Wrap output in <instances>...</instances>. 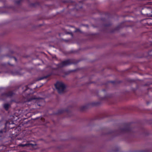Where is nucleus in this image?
<instances>
[{"instance_id":"39448f33","label":"nucleus","mask_w":152,"mask_h":152,"mask_svg":"<svg viewBox=\"0 0 152 152\" xmlns=\"http://www.w3.org/2000/svg\"><path fill=\"white\" fill-rule=\"evenodd\" d=\"M10 105L9 104L6 103L4 105V107L5 109V110H8Z\"/></svg>"},{"instance_id":"aec40b11","label":"nucleus","mask_w":152,"mask_h":152,"mask_svg":"<svg viewBox=\"0 0 152 152\" xmlns=\"http://www.w3.org/2000/svg\"><path fill=\"white\" fill-rule=\"evenodd\" d=\"M13 58L15 59V61H17V59L15 57H13Z\"/></svg>"},{"instance_id":"4be33fe9","label":"nucleus","mask_w":152,"mask_h":152,"mask_svg":"<svg viewBox=\"0 0 152 152\" xmlns=\"http://www.w3.org/2000/svg\"><path fill=\"white\" fill-rule=\"evenodd\" d=\"M3 132V131L2 130H1L0 131V133H2Z\"/></svg>"},{"instance_id":"f03ea898","label":"nucleus","mask_w":152,"mask_h":152,"mask_svg":"<svg viewBox=\"0 0 152 152\" xmlns=\"http://www.w3.org/2000/svg\"><path fill=\"white\" fill-rule=\"evenodd\" d=\"M77 62H75L73 59H68L62 61L61 63L57 64L56 66L58 68H62L64 66H68L72 64H76Z\"/></svg>"},{"instance_id":"0eeeda50","label":"nucleus","mask_w":152,"mask_h":152,"mask_svg":"<svg viewBox=\"0 0 152 152\" xmlns=\"http://www.w3.org/2000/svg\"><path fill=\"white\" fill-rule=\"evenodd\" d=\"M88 108V106L85 105L81 106L80 108V110L81 111H84L85 110Z\"/></svg>"},{"instance_id":"6e6552de","label":"nucleus","mask_w":152,"mask_h":152,"mask_svg":"<svg viewBox=\"0 0 152 152\" xmlns=\"http://www.w3.org/2000/svg\"><path fill=\"white\" fill-rule=\"evenodd\" d=\"M100 103L99 102H93L92 103V105L93 106H96L99 105Z\"/></svg>"},{"instance_id":"b1692460","label":"nucleus","mask_w":152,"mask_h":152,"mask_svg":"<svg viewBox=\"0 0 152 152\" xmlns=\"http://www.w3.org/2000/svg\"><path fill=\"white\" fill-rule=\"evenodd\" d=\"M111 82L112 83H113L114 82L113 81H111Z\"/></svg>"},{"instance_id":"5701e85b","label":"nucleus","mask_w":152,"mask_h":152,"mask_svg":"<svg viewBox=\"0 0 152 152\" xmlns=\"http://www.w3.org/2000/svg\"><path fill=\"white\" fill-rule=\"evenodd\" d=\"M149 103V102H147V104H148Z\"/></svg>"},{"instance_id":"1a4fd4ad","label":"nucleus","mask_w":152,"mask_h":152,"mask_svg":"<svg viewBox=\"0 0 152 152\" xmlns=\"http://www.w3.org/2000/svg\"><path fill=\"white\" fill-rule=\"evenodd\" d=\"M23 0H17L15 1V4L19 5Z\"/></svg>"},{"instance_id":"f257e3e1","label":"nucleus","mask_w":152,"mask_h":152,"mask_svg":"<svg viewBox=\"0 0 152 152\" xmlns=\"http://www.w3.org/2000/svg\"><path fill=\"white\" fill-rule=\"evenodd\" d=\"M133 132V129L130 128L129 124H124V128L119 129L118 131L112 132L110 133L113 134L115 136L120 135L125 133H131Z\"/></svg>"},{"instance_id":"20e7f679","label":"nucleus","mask_w":152,"mask_h":152,"mask_svg":"<svg viewBox=\"0 0 152 152\" xmlns=\"http://www.w3.org/2000/svg\"><path fill=\"white\" fill-rule=\"evenodd\" d=\"M15 94L14 91H9L7 93H4L1 94V99L4 100L5 98L7 97H11Z\"/></svg>"},{"instance_id":"7ed1b4c3","label":"nucleus","mask_w":152,"mask_h":152,"mask_svg":"<svg viewBox=\"0 0 152 152\" xmlns=\"http://www.w3.org/2000/svg\"><path fill=\"white\" fill-rule=\"evenodd\" d=\"M55 86L59 94L63 93L66 88L65 85L61 82H57Z\"/></svg>"},{"instance_id":"2eb2a0df","label":"nucleus","mask_w":152,"mask_h":152,"mask_svg":"<svg viewBox=\"0 0 152 152\" xmlns=\"http://www.w3.org/2000/svg\"><path fill=\"white\" fill-rule=\"evenodd\" d=\"M66 34H71L72 35H73L72 33V32H67L66 33Z\"/></svg>"},{"instance_id":"a211bd4d","label":"nucleus","mask_w":152,"mask_h":152,"mask_svg":"<svg viewBox=\"0 0 152 152\" xmlns=\"http://www.w3.org/2000/svg\"><path fill=\"white\" fill-rule=\"evenodd\" d=\"M9 65H10L11 66H13V64H10V63L9 62H8L7 63Z\"/></svg>"},{"instance_id":"6ab92c4d","label":"nucleus","mask_w":152,"mask_h":152,"mask_svg":"<svg viewBox=\"0 0 152 152\" xmlns=\"http://www.w3.org/2000/svg\"><path fill=\"white\" fill-rule=\"evenodd\" d=\"M21 145L22 146H23V147H24V146H26V144H22Z\"/></svg>"},{"instance_id":"f8f14e48","label":"nucleus","mask_w":152,"mask_h":152,"mask_svg":"<svg viewBox=\"0 0 152 152\" xmlns=\"http://www.w3.org/2000/svg\"><path fill=\"white\" fill-rule=\"evenodd\" d=\"M110 25H111V23H109L108 24H106L104 25V26L105 27H108V26H109Z\"/></svg>"},{"instance_id":"9b49d317","label":"nucleus","mask_w":152,"mask_h":152,"mask_svg":"<svg viewBox=\"0 0 152 152\" xmlns=\"http://www.w3.org/2000/svg\"><path fill=\"white\" fill-rule=\"evenodd\" d=\"M64 110H60L58 111V114H61L64 112Z\"/></svg>"},{"instance_id":"ddd939ff","label":"nucleus","mask_w":152,"mask_h":152,"mask_svg":"<svg viewBox=\"0 0 152 152\" xmlns=\"http://www.w3.org/2000/svg\"><path fill=\"white\" fill-rule=\"evenodd\" d=\"M121 27L119 26H117L115 28V30H119Z\"/></svg>"},{"instance_id":"423d86ee","label":"nucleus","mask_w":152,"mask_h":152,"mask_svg":"<svg viewBox=\"0 0 152 152\" xmlns=\"http://www.w3.org/2000/svg\"><path fill=\"white\" fill-rule=\"evenodd\" d=\"M48 77V76H43V77H39L36 80L37 81H39V80H42L44 79L47 78Z\"/></svg>"},{"instance_id":"dca6fc26","label":"nucleus","mask_w":152,"mask_h":152,"mask_svg":"<svg viewBox=\"0 0 152 152\" xmlns=\"http://www.w3.org/2000/svg\"><path fill=\"white\" fill-rule=\"evenodd\" d=\"M75 32L80 31V30L79 29H76L75 31Z\"/></svg>"},{"instance_id":"9d476101","label":"nucleus","mask_w":152,"mask_h":152,"mask_svg":"<svg viewBox=\"0 0 152 152\" xmlns=\"http://www.w3.org/2000/svg\"><path fill=\"white\" fill-rule=\"evenodd\" d=\"M25 89L23 91L24 92H25V91H28L29 90L32 91V89H30L28 88V86H25Z\"/></svg>"},{"instance_id":"393cba45","label":"nucleus","mask_w":152,"mask_h":152,"mask_svg":"<svg viewBox=\"0 0 152 152\" xmlns=\"http://www.w3.org/2000/svg\"><path fill=\"white\" fill-rule=\"evenodd\" d=\"M149 19V20H151V19Z\"/></svg>"},{"instance_id":"412c9836","label":"nucleus","mask_w":152,"mask_h":152,"mask_svg":"<svg viewBox=\"0 0 152 152\" xmlns=\"http://www.w3.org/2000/svg\"><path fill=\"white\" fill-rule=\"evenodd\" d=\"M31 93H32V92H30V93H28L27 94V95H29L30 94H31Z\"/></svg>"},{"instance_id":"4468645a","label":"nucleus","mask_w":152,"mask_h":152,"mask_svg":"<svg viewBox=\"0 0 152 152\" xmlns=\"http://www.w3.org/2000/svg\"><path fill=\"white\" fill-rule=\"evenodd\" d=\"M141 152H150V151L148 150H142L141 151Z\"/></svg>"},{"instance_id":"f3484780","label":"nucleus","mask_w":152,"mask_h":152,"mask_svg":"<svg viewBox=\"0 0 152 152\" xmlns=\"http://www.w3.org/2000/svg\"><path fill=\"white\" fill-rule=\"evenodd\" d=\"M35 4L34 3H32L31 4V6H35Z\"/></svg>"}]
</instances>
